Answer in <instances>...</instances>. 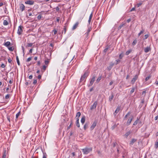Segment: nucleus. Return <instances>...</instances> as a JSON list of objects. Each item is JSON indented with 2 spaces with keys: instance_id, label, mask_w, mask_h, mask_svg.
I'll list each match as a JSON object with an SVG mask.
<instances>
[{
  "instance_id": "ea45409f",
  "label": "nucleus",
  "mask_w": 158,
  "mask_h": 158,
  "mask_svg": "<svg viewBox=\"0 0 158 158\" xmlns=\"http://www.w3.org/2000/svg\"><path fill=\"white\" fill-rule=\"evenodd\" d=\"M101 79V77H98L96 80V82L98 83Z\"/></svg>"
},
{
  "instance_id": "603ef678",
  "label": "nucleus",
  "mask_w": 158,
  "mask_h": 158,
  "mask_svg": "<svg viewBox=\"0 0 158 158\" xmlns=\"http://www.w3.org/2000/svg\"><path fill=\"white\" fill-rule=\"evenodd\" d=\"M32 57H30L27 58V62H28L30 61L31 60Z\"/></svg>"
},
{
  "instance_id": "c03bdc74",
  "label": "nucleus",
  "mask_w": 158,
  "mask_h": 158,
  "mask_svg": "<svg viewBox=\"0 0 158 158\" xmlns=\"http://www.w3.org/2000/svg\"><path fill=\"white\" fill-rule=\"evenodd\" d=\"M116 62L115 63V64L116 65H117V64L119 63L120 61V60H115Z\"/></svg>"
},
{
  "instance_id": "4d7b16f0",
  "label": "nucleus",
  "mask_w": 158,
  "mask_h": 158,
  "mask_svg": "<svg viewBox=\"0 0 158 158\" xmlns=\"http://www.w3.org/2000/svg\"><path fill=\"white\" fill-rule=\"evenodd\" d=\"M92 14H93L92 13L89 16V19H90L91 20V19H92Z\"/></svg>"
},
{
  "instance_id": "393cba45",
  "label": "nucleus",
  "mask_w": 158,
  "mask_h": 158,
  "mask_svg": "<svg viewBox=\"0 0 158 158\" xmlns=\"http://www.w3.org/2000/svg\"><path fill=\"white\" fill-rule=\"evenodd\" d=\"M137 43V40L136 39L134 40L132 43V44L133 46H134Z\"/></svg>"
},
{
  "instance_id": "58836bf2",
  "label": "nucleus",
  "mask_w": 158,
  "mask_h": 158,
  "mask_svg": "<svg viewBox=\"0 0 158 158\" xmlns=\"http://www.w3.org/2000/svg\"><path fill=\"white\" fill-rule=\"evenodd\" d=\"M151 76H149L148 77H146L145 79V80L146 81H148L151 77Z\"/></svg>"
},
{
  "instance_id": "774afa93",
  "label": "nucleus",
  "mask_w": 158,
  "mask_h": 158,
  "mask_svg": "<svg viewBox=\"0 0 158 158\" xmlns=\"http://www.w3.org/2000/svg\"><path fill=\"white\" fill-rule=\"evenodd\" d=\"M8 60V62L9 63H11V62L12 61V60L10 58Z\"/></svg>"
},
{
  "instance_id": "473e14b6",
  "label": "nucleus",
  "mask_w": 158,
  "mask_h": 158,
  "mask_svg": "<svg viewBox=\"0 0 158 158\" xmlns=\"http://www.w3.org/2000/svg\"><path fill=\"white\" fill-rule=\"evenodd\" d=\"M123 56V53L120 54L119 56V58L120 59H121Z\"/></svg>"
},
{
  "instance_id": "6e6d98bb",
  "label": "nucleus",
  "mask_w": 158,
  "mask_h": 158,
  "mask_svg": "<svg viewBox=\"0 0 158 158\" xmlns=\"http://www.w3.org/2000/svg\"><path fill=\"white\" fill-rule=\"evenodd\" d=\"M146 91H144L142 92V95H143L144 96H145Z\"/></svg>"
},
{
  "instance_id": "de8ad7c7",
  "label": "nucleus",
  "mask_w": 158,
  "mask_h": 158,
  "mask_svg": "<svg viewBox=\"0 0 158 158\" xmlns=\"http://www.w3.org/2000/svg\"><path fill=\"white\" fill-rule=\"evenodd\" d=\"M43 158H47V155H46V153L43 152Z\"/></svg>"
},
{
  "instance_id": "9b49d317",
  "label": "nucleus",
  "mask_w": 158,
  "mask_h": 158,
  "mask_svg": "<svg viewBox=\"0 0 158 158\" xmlns=\"http://www.w3.org/2000/svg\"><path fill=\"white\" fill-rule=\"evenodd\" d=\"M137 119H138V126L139 127V128L141 127L143 125V124L142 123V122L141 121L139 120V118H138V117H137Z\"/></svg>"
},
{
  "instance_id": "4be33fe9",
  "label": "nucleus",
  "mask_w": 158,
  "mask_h": 158,
  "mask_svg": "<svg viewBox=\"0 0 158 158\" xmlns=\"http://www.w3.org/2000/svg\"><path fill=\"white\" fill-rule=\"evenodd\" d=\"M85 121V116L82 117L81 119V123L83 124L84 123Z\"/></svg>"
},
{
  "instance_id": "864d4df0",
  "label": "nucleus",
  "mask_w": 158,
  "mask_h": 158,
  "mask_svg": "<svg viewBox=\"0 0 158 158\" xmlns=\"http://www.w3.org/2000/svg\"><path fill=\"white\" fill-rule=\"evenodd\" d=\"M46 68L47 66L44 65L43 66L42 69L44 70V71L46 70Z\"/></svg>"
},
{
  "instance_id": "69168bd1",
  "label": "nucleus",
  "mask_w": 158,
  "mask_h": 158,
  "mask_svg": "<svg viewBox=\"0 0 158 158\" xmlns=\"http://www.w3.org/2000/svg\"><path fill=\"white\" fill-rule=\"evenodd\" d=\"M60 20V17H57L56 18V21L57 22H59Z\"/></svg>"
},
{
  "instance_id": "4468645a",
  "label": "nucleus",
  "mask_w": 158,
  "mask_h": 158,
  "mask_svg": "<svg viewBox=\"0 0 158 158\" xmlns=\"http://www.w3.org/2000/svg\"><path fill=\"white\" fill-rule=\"evenodd\" d=\"M151 49L150 47H147L146 48H145L144 49V51L145 52L147 53Z\"/></svg>"
},
{
  "instance_id": "412c9836",
  "label": "nucleus",
  "mask_w": 158,
  "mask_h": 158,
  "mask_svg": "<svg viewBox=\"0 0 158 158\" xmlns=\"http://www.w3.org/2000/svg\"><path fill=\"white\" fill-rule=\"evenodd\" d=\"M79 119L78 118H77V120L76 121V125L77 127H80V124L79 122Z\"/></svg>"
},
{
  "instance_id": "0eeeda50",
  "label": "nucleus",
  "mask_w": 158,
  "mask_h": 158,
  "mask_svg": "<svg viewBox=\"0 0 158 158\" xmlns=\"http://www.w3.org/2000/svg\"><path fill=\"white\" fill-rule=\"evenodd\" d=\"M23 31V30L22 29V27L21 26H20L19 27L18 31H17V33L19 35H21L22 31Z\"/></svg>"
},
{
  "instance_id": "a18cd8bd",
  "label": "nucleus",
  "mask_w": 158,
  "mask_h": 158,
  "mask_svg": "<svg viewBox=\"0 0 158 158\" xmlns=\"http://www.w3.org/2000/svg\"><path fill=\"white\" fill-rule=\"evenodd\" d=\"M66 28L65 27H64V28L63 30L62 31V33H63L64 32V34H65L66 33Z\"/></svg>"
},
{
  "instance_id": "09e8293b",
  "label": "nucleus",
  "mask_w": 158,
  "mask_h": 158,
  "mask_svg": "<svg viewBox=\"0 0 158 158\" xmlns=\"http://www.w3.org/2000/svg\"><path fill=\"white\" fill-rule=\"evenodd\" d=\"M75 152H73L71 153V155L70 156H71V157H74L75 156Z\"/></svg>"
},
{
  "instance_id": "6ab92c4d",
  "label": "nucleus",
  "mask_w": 158,
  "mask_h": 158,
  "mask_svg": "<svg viewBox=\"0 0 158 158\" xmlns=\"http://www.w3.org/2000/svg\"><path fill=\"white\" fill-rule=\"evenodd\" d=\"M25 7V6L23 4H21L20 5V9L22 11H23L24 10Z\"/></svg>"
},
{
  "instance_id": "f8f14e48",
  "label": "nucleus",
  "mask_w": 158,
  "mask_h": 158,
  "mask_svg": "<svg viewBox=\"0 0 158 158\" xmlns=\"http://www.w3.org/2000/svg\"><path fill=\"white\" fill-rule=\"evenodd\" d=\"M78 24L79 23L78 22H77V23H76L73 26L72 29V30H73L75 29L78 27Z\"/></svg>"
},
{
  "instance_id": "20e7f679",
  "label": "nucleus",
  "mask_w": 158,
  "mask_h": 158,
  "mask_svg": "<svg viewBox=\"0 0 158 158\" xmlns=\"http://www.w3.org/2000/svg\"><path fill=\"white\" fill-rule=\"evenodd\" d=\"M133 117L132 116L131 117H130L128 119L127 123L126 124V125L127 126H128L131 123V122L132 121L133 119Z\"/></svg>"
},
{
  "instance_id": "0e129e2a",
  "label": "nucleus",
  "mask_w": 158,
  "mask_h": 158,
  "mask_svg": "<svg viewBox=\"0 0 158 158\" xmlns=\"http://www.w3.org/2000/svg\"><path fill=\"white\" fill-rule=\"evenodd\" d=\"M59 10H60L58 6H57L56 8V11H58Z\"/></svg>"
},
{
  "instance_id": "dca6fc26",
  "label": "nucleus",
  "mask_w": 158,
  "mask_h": 158,
  "mask_svg": "<svg viewBox=\"0 0 158 158\" xmlns=\"http://www.w3.org/2000/svg\"><path fill=\"white\" fill-rule=\"evenodd\" d=\"M92 28L91 27H89L87 31V32L85 33V35L86 36H87L89 34V32L91 31Z\"/></svg>"
},
{
  "instance_id": "7c9ffc66",
  "label": "nucleus",
  "mask_w": 158,
  "mask_h": 158,
  "mask_svg": "<svg viewBox=\"0 0 158 158\" xmlns=\"http://www.w3.org/2000/svg\"><path fill=\"white\" fill-rule=\"evenodd\" d=\"M16 60L17 62L18 65H20V62H19V58H18V56H17L16 57Z\"/></svg>"
},
{
  "instance_id": "a19ab883",
  "label": "nucleus",
  "mask_w": 158,
  "mask_h": 158,
  "mask_svg": "<svg viewBox=\"0 0 158 158\" xmlns=\"http://www.w3.org/2000/svg\"><path fill=\"white\" fill-rule=\"evenodd\" d=\"M142 4V3H137L135 6H137V7H139Z\"/></svg>"
},
{
  "instance_id": "7ed1b4c3",
  "label": "nucleus",
  "mask_w": 158,
  "mask_h": 158,
  "mask_svg": "<svg viewBox=\"0 0 158 158\" xmlns=\"http://www.w3.org/2000/svg\"><path fill=\"white\" fill-rule=\"evenodd\" d=\"M97 104L98 102L97 101L94 102L93 105L91 106L90 108V110H93L95 109Z\"/></svg>"
},
{
  "instance_id": "b1692460",
  "label": "nucleus",
  "mask_w": 158,
  "mask_h": 158,
  "mask_svg": "<svg viewBox=\"0 0 158 158\" xmlns=\"http://www.w3.org/2000/svg\"><path fill=\"white\" fill-rule=\"evenodd\" d=\"M6 150L4 151L3 152V155L2 158H6Z\"/></svg>"
},
{
  "instance_id": "338daca9",
  "label": "nucleus",
  "mask_w": 158,
  "mask_h": 158,
  "mask_svg": "<svg viewBox=\"0 0 158 158\" xmlns=\"http://www.w3.org/2000/svg\"><path fill=\"white\" fill-rule=\"evenodd\" d=\"M1 67L2 68H4L5 67V65L3 64H2L1 65Z\"/></svg>"
},
{
  "instance_id": "e433bc0d",
  "label": "nucleus",
  "mask_w": 158,
  "mask_h": 158,
  "mask_svg": "<svg viewBox=\"0 0 158 158\" xmlns=\"http://www.w3.org/2000/svg\"><path fill=\"white\" fill-rule=\"evenodd\" d=\"M125 25V23H123L120 25L119 27V29H121V28L124 26Z\"/></svg>"
},
{
  "instance_id": "a211bd4d",
  "label": "nucleus",
  "mask_w": 158,
  "mask_h": 158,
  "mask_svg": "<svg viewBox=\"0 0 158 158\" xmlns=\"http://www.w3.org/2000/svg\"><path fill=\"white\" fill-rule=\"evenodd\" d=\"M89 123H86L84 126V129L85 130L89 126Z\"/></svg>"
},
{
  "instance_id": "c756f323",
  "label": "nucleus",
  "mask_w": 158,
  "mask_h": 158,
  "mask_svg": "<svg viewBox=\"0 0 158 158\" xmlns=\"http://www.w3.org/2000/svg\"><path fill=\"white\" fill-rule=\"evenodd\" d=\"M138 119L137 118V119L136 120H135L134 123L133 124V127L134 126L136 125L137 124H138Z\"/></svg>"
},
{
  "instance_id": "2eb2a0df",
  "label": "nucleus",
  "mask_w": 158,
  "mask_h": 158,
  "mask_svg": "<svg viewBox=\"0 0 158 158\" xmlns=\"http://www.w3.org/2000/svg\"><path fill=\"white\" fill-rule=\"evenodd\" d=\"M137 141V139H132L131 140L130 142V144L131 145H132L133 144V143L136 142Z\"/></svg>"
},
{
  "instance_id": "ddd939ff",
  "label": "nucleus",
  "mask_w": 158,
  "mask_h": 158,
  "mask_svg": "<svg viewBox=\"0 0 158 158\" xmlns=\"http://www.w3.org/2000/svg\"><path fill=\"white\" fill-rule=\"evenodd\" d=\"M114 95L113 93H112L110 96L109 97V100L110 102H111V101L113 100L114 97Z\"/></svg>"
},
{
  "instance_id": "37998d69",
  "label": "nucleus",
  "mask_w": 158,
  "mask_h": 158,
  "mask_svg": "<svg viewBox=\"0 0 158 158\" xmlns=\"http://www.w3.org/2000/svg\"><path fill=\"white\" fill-rule=\"evenodd\" d=\"M81 115V113L80 112H78L77 113L76 116V117L78 116V117H79Z\"/></svg>"
},
{
  "instance_id": "4c0bfd02",
  "label": "nucleus",
  "mask_w": 158,
  "mask_h": 158,
  "mask_svg": "<svg viewBox=\"0 0 158 158\" xmlns=\"http://www.w3.org/2000/svg\"><path fill=\"white\" fill-rule=\"evenodd\" d=\"M155 147L156 148H157L158 147V141L155 143Z\"/></svg>"
},
{
  "instance_id": "72a5a7b5",
  "label": "nucleus",
  "mask_w": 158,
  "mask_h": 158,
  "mask_svg": "<svg viewBox=\"0 0 158 158\" xmlns=\"http://www.w3.org/2000/svg\"><path fill=\"white\" fill-rule=\"evenodd\" d=\"M8 24V23L6 20H4L3 21V24L4 25H7Z\"/></svg>"
},
{
  "instance_id": "423d86ee",
  "label": "nucleus",
  "mask_w": 158,
  "mask_h": 158,
  "mask_svg": "<svg viewBox=\"0 0 158 158\" xmlns=\"http://www.w3.org/2000/svg\"><path fill=\"white\" fill-rule=\"evenodd\" d=\"M138 75L136 74L135 75L134 77L132 78V80L131 81V83L132 84H134L135 81H136L137 78H138Z\"/></svg>"
},
{
  "instance_id": "3c124183",
  "label": "nucleus",
  "mask_w": 158,
  "mask_h": 158,
  "mask_svg": "<svg viewBox=\"0 0 158 158\" xmlns=\"http://www.w3.org/2000/svg\"><path fill=\"white\" fill-rule=\"evenodd\" d=\"M52 31L54 32V35H55L57 33V31H56V30H55V29H54Z\"/></svg>"
},
{
  "instance_id": "6e6552de",
  "label": "nucleus",
  "mask_w": 158,
  "mask_h": 158,
  "mask_svg": "<svg viewBox=\"0 0 158 158\" xmlns=\"http://www.w3.org/2000/svg\"><path fill=\"white\" fill-rule=\"evenodd\" d=\"M34 3V2L30 0H27L25 2V3L30 5H33Z\"/></svg>"
},
{
  "instance_id": "e2e57ef3",
  "label": "nucleus",
  "mask_w": 158,
  "mask_h": 158,
  "mask_svg": "<svg viewBox=\"0 0 158 158\" xmlns=\"http://www.w3.org/2000/svg\"><path fill=\"white\" fill-rule=\"evenodd\" d=\"M29 78L30 79H32L33 76L32 75H30L29 76Z\"/></svg>"
},
{
  "instance_id": "2f4dec72",
  "label": "nucleus",
  "mask_w": 158,
  "mask_h": 158,
  "mask_svg": "<svg viewBox=\"0 0 158 158\" xmlns=\"http://www.w3.org/2000/svg\"><path fill=\"white\" fill-rule=\"evenodd\" d=\"M8 49H9V50L11 51H13L14 50V48L13 47H8Z\"/></svg>"
},
{
  "instance_id": "13d9d810",
  "label": "nucleus",
  "mask_w": 158,
  "mask_h": 158,
  "mask_svg": "<svg viewBox=\"0 0 158 158\" xmlns=\"http://www.w3.org/2000/svg\"><path fill=\"white\" fill-rule=\"evenodd\" d=\"M38 79H40L41 78V75H39L37 77Z\"/></svg>"
},
{
  "instance_id": "bf43d9fd",
  "label": "nucleus",
  "mask_w": 158,
  "mask_h": 158,
  "mask_svg": "<svg viewBox=\"0 0 158 158\" xmlns=\"http://www.w3.org/2000/svg\"><path fill=\"white\" fill-rule=\"evenodd\" d=\"M22 50H23V54H24V48L23 46H22Z\"/></svg>"
},
{
  "instance_id": "052dcab7",
  "label": "nucleus",
  "mask_w": 158,
  "mask_h": 158,
  "mask_svg": "<svg viewBox=\"0 0 158 158\" xmlns=\"http://www.w3.org/2000/svg\"><path fill=\"white\" fill-rule=\"evenodd\" d=\"M37 80H34V81H33V84H36L37 83Z\"/></svg>"
},
{
  "instance_id": "39448f33",
  "label": "nucleus",
  "mask_w": 158,
  "mask_h": 158,
  "mask_svg": "<svg viewBox=\"0 0 158 158\" xmlns=\"http://www.w3.org/2000/svg\"><path fill=\"white\" fill-rule=\"evenodd\" d=\"M97 120H95L93 124H92V125H91L90 127V129L91 130H93L95 128V127L97 125Z\"/></svg>"
},
{
  "instance_id": "cd10ccee",
  "label": "nucleus",
  "mask_w": 158,
  "mask_h": 158,
  "mask_svg": "<svg viewBox=\"0 0 158 158\" xmlns=\"http://www.w3.org/2000/svg\"><path fill=\"white\" fill-rule=\"evenodd\" d=\"M21 112L20 111H19L16 115V118L17 119L19 117V116L20 115Z\"/></svg>"
},
{
  "instance_id": "8fccbe9b",
  "label": "nucleus",
  "mask_w": 158,
  "mask_h": 158,
  "mask_svg": "<svg viewBox=\"0 0 158 158\" xmlns=\"http://www.w3.org/2000/svg\"><path fill=\"white\" fill-rule=\"evenodd\" d=\"M44 63L45 64L47 65L49 63V61L48 60H45Z\"/></svg>"
},
{
  "instance_id": "9d476101",
  "label": "nucleus",
  "mask_w": 158,
  "mask_h": 158,
  "mask_svg": "<svg viewBox=\"0 0 158 158\" xmlns=\"http://www.w3.org/2000/svg\"><path fill=\"white\" fill-rule=\"evenodd\" d=\"M95 79V77H93L91 79V80L90 81V83L89 85V86H91L93 84Z\"/></svg>"
},
{
  "instance_id": "f257e3e1",
  "label": "nucleus",
  "mask_w": 158,
  "mask_h": 158,
  "mask_svg": "<svg viewBox=\"0 0 158 158\" xmlns=\"http://www.w3.org/2000/svg\"><path fill=\"white\" fill-rule=\"evenodd\" d=\"M89 74V73L88 71H85L84 74L82 75L81 78L80 82H81L86 79Z\"/></svg>"
},
{
  "instance_id": "1a4fd4ad",
  "label": "nucleus",
  "mask_w": 158,
  "mask_h": 158,
  "mask_svg": "<svg viewBox=\"0 0 158 158\" xmlns=\"http://www.w3.org/2000/svg\"><path fill=\"white\" fill-rule=\"evenodd\" d=\"M121 109V107L120 106H118L117 107L116 109L115 110L114 112V116L116 115L117 114L118 112Z\"/></svg>"
},
{
  "instance_id": "79ce46f5",
  "label": "nucleus",
  "mask_w": 158,
  "mask_h": 158,
  "mask_svg": "<svg viewBox=\"0 0 158 158\" xmlns=\"http://www.w3.org/2000/svg\"><path fill=\"white\" fill-rule=\"evenodd\" d=\"M148 36H149V35H145L144 36V38H143V40H145L146 39H147V38H148Z\"/></svg>"
},
{
  "instance_id": "f3484780",
  "label": "nucleus",
  "mask_w": 158,
  "mask_h": 158,
  "mask_svg": "<svg viewBox=\"0 0 158 158\" xmlns=\"http://www.w3.org/2000/svg\"><path fill=\"white\" fill-rule=\"evenodd\" d=\"M11 44L10 43L9 41H7L5 43L4 45L6 47H7V48H8L9 47Z\"/></svg>"
},
{
  "instance_id": "f704fd0d",
  "label": "nucleus",
  "mask_w": 158,
  "mask_h": 158,
  "mask_svg": "<svg viewBox=\"0 0 158 158\" xmlns=\"http://www.w3.org/2000/svg\"><path fill=\"white\" fill-rule=\"evenodd\" d=\"M135 90V88L134 87L132 88L130 91V94H132L134 92Z\"/></svg>"
},
{
  "instance_id": "f03ea898",
  "label": "nucleus",
  "mask_w": 158,
  "mask_h": 158,
  "mask_svg": "<svg viewBox=\"0 0 158 158\" xmlns=\"http://www.w3.org/2000/svg\"><path fill=\"white\" fill-rule=\"evenodd\" d=\"M82 150L84 154H87L92 151V148H85L84 149H82Z\"/></svg>"
},
{
  "instance_id": "49530a36",
  "label": "nucleus",
  "mask_w": 158,
  "mask_h": 158,
  "mask_svg": "<svg viewBox=\"0 0 158 158\" xmlns=\"http://www.w3.org/2000/svg\"><path fill=\"white\" fill-rule=\"evenodd\" d=\"M72 121H71V123H70V125L68 127H67V129L68 130V129H70V128L71 127V125H72Z\"/></svg>"
},
{
  "instance_id": "5fc2aeb1",
  "label": "nucleus",
  "mask_w": 158,
  "mask_h": 158,
  "mask_svg": "<svg viewBox=\"0 0 158 158\" xmlns=\"http://www.w3.org/2000/svg\"><path fill=\"white\" fill-rule=\"evenodd\" d=\"M41 18V15H39L38 16H37V19H40Z\"/></svg>"
},
{
  "instance_id": "bb28decb",
  "label": "nucleus",
  "mask_w": 158,
  "mask_h": 158,
  "mask_svg": "<svg viewBox=\"0 0 158 158\" xmlns=\"http://www.w3.org/2000/svg\"><path fill=\"white\" fill-rule=\"evenodd\" d=\"M131 112H129L126 115H125V117H124V120H125L126 118H127V117L129 116L130 114H131Z\"/></svg>"
},
{
  "instance_id": "5701e85b",
  "label": "nucleus",
  "mask_w": 158,
  "mask_h": 158,
  "mask_svg": "<svg viewBox=\"0 0 158 158\" xmlns=\"http://www.w3.org/2000/svg\"><path fill=\"white\" fill-rule=\"evenodd\" d=\"M114 64L113 63H111L110 64V65L108 67V69L109 70H110L112 68L113 66H114Z\"/></svg>"
},
{
  "instance_id": "c85d7f7f",
  "label": "nucleus",
  "mask_w": 158,
  "mask_h": 158,
  "mask_svg": "<svg viewBox=\"0 0 158 158\" xmlns=\"http://www.w3.org/2000/svg\"><path fill=\"white\" fill-rule=\"evenodd\" d=\"M132 51L131 50H129L127 51L125 53V54L126 55H128Z\"/></svg>"
},
{
  "instance_id": "a878e982",
  "label": "nucleus",
  "mask_w": 158,
  "mask_h": 158,
  "mask_svg": "<svg viewBox=\"0 0 158 158\" xmlns=\"http://www.w3.org/2000/svg\"><path fill=\"white\" fill-rule=\"evenodd\" d=\"M33 44L32 43H28L27 44V45L26 46V48H28L29 47H31L32 45Z\"/></svg>"
},
{
  "instance_id": "680f3d73",
  "label": "nucleus",
  "mask_w": 158,
  "mask_h": 158,
  "mask_svg": "<svg viewBox=\"0 0 158 158\" xmlns=\"http://www.w3.org/2000/svg\"><path fill=\"white\" fill-rule=\"evenodd\" d=\"M9 95L8 94L6 95V96L5 97V98L6 99H8L9 98Z\"/></svg>"
},
{
  "instance_id": "aec40b11",
  "label": "nucleus",
  "mask_w": 158,
  "mask_h": 158,
  "mask_svg": "<svg viewBox=\"0 0 158 158\" xmlns=\"http://www.w3.org/2000/svg\"><path fill=\"white\" fill-rule=\"evenodd\" d=\"M131 132L130 131H128L124 135V136L126 138H127L128 136L130 134Z\"/></svg>"
},
{
  "instance_id": "c9c22d12",
  "label": "nucleus",
  "mask_w": 158,
  "mask_h": 158,
  "mask_svg": "<svg viewBox=\"0 0 158 158\" xmlns=\"http://www.w3.org/2000/svg\"><path fill=\"white\" fill-rule=\"evenodd\" d=\"M144 31V30H143L140 31V32L138 34V36H139L142 33H143Z\"/></svg>"
}]
</instances>
